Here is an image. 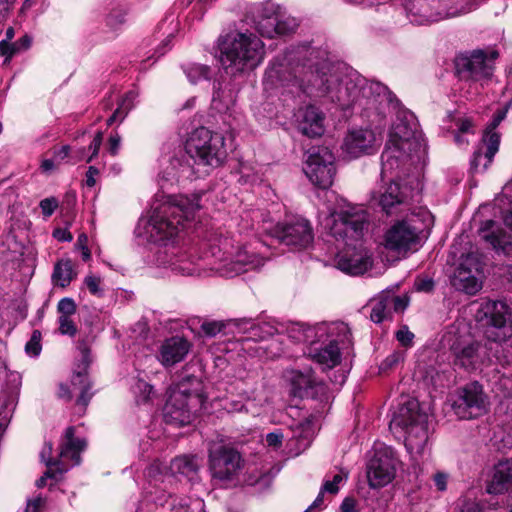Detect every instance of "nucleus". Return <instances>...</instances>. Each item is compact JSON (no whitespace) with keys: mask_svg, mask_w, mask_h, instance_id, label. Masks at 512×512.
I'll use <instances>...</instances> for the list:
<instances>
[{"mask_svg":"<svg viewBox=\"0 0 512 512\" xmlns=\"http://www.w3.org/2000/svg\"><path fill=\"white\" fill-rule=\"evenodd\" d=\"M264 85L266 89L297 86L310 97H326L342 110L358 108L368 117L384 114L392 102L384 84L356 71L343 73L325 51L306 45L288 50L281 62H273L265 72Z\"/></svg>","mask_w":512,"mask_h":512,"instance_id":"f257e3e1","label":"nucleus"},{"mask_svg":"<svg viewBox=\"0 0 512 512\" xmlns=\"http://www.w3.org/2000/svg\"><path fill=\"white\" fill-rule=\"evenodd\" d=\"M369 223V214L362 205L345 200L326 218L325 228L329 234L347 246L336 260V266L341 271L356 276L365 273L372 266L370 255L360 244L364 233L368 231Z\"/></svg>","mask_w":512,"mask_h":512,"instance_id":"f03ea898","label":"nucleus"},{"mask_svg":"<svg viewBox=\"0 0 512 512\" xmlns=\"http://www.w3.org/2000/svg\"><path fill=\"white\" fill-rule=\"evenodd\" d=\"M200 208L199 195L170 197L168 201L153 206L148 219L140 220L138 233L150 242L166 244L194 219Z\"/></svg>","mask_w":512,"mask_h":512,"instance_id":"7ed1b4c3","label":"nucleus"},{"mask_svg":"<svg viewBox=\"0 0 512 512\" xmlns=\"http://www.w3.org/2000/svg\"><path fill=\"white\" fill-rule=\"evenodd\" d=\"M219 60L226 74L235 77L254 69L264 57V44L253 33H229L219 39Z\"/></svg>","mask_w":512,"mask_h":512,"instance_id":"20e7f679","label":"nucleus"},{"mask_svg":"<svg viewBox=\"0 0 512 512\" xmlns=\"http://www.w3.org/2000/svg\"><path fill=\"white\" fill-rule=\"evenodd\" d=\"M429 415L416 399L401 403L390 422V429L404 436L411 454H421L429 439Z\"/></svg>","mask_w":512,"mask_h":512,"instance_id":"39448f33","label":"nucleus"},{"mask_svg":"<svg viewBox=\"0 0 512 512\" xmlns=\"http://www.w3.org/2000/svg\"><path fill=\"white\" fill-rule=\"evenodd\" d=\"M206 396L199 377L187 375L171 388L164 411L167 422L179 426L189 424L197 410L201 409Z\"/></svg>","mask_w":512,"mask_h":512,"instance_id":"423d86ee","label":"nucleus"},{"mask_svg":"<svg viewBox=\"0 0 512 512\" xmlns=\"http://www.w3.org/2000/svg\"><path fill=\"white\" fill-rule=\"evenodd\" d=\"M480 312L487 318L485 335L489 349L495 351L499 363L512 367V323L508 306L502 301H486Z\"/></svg>","mask_w":512,"mask_h":512,"instance_id":"0eeeda50","label":"nucleus"},{"mask_svg":"<svg viewBox=\"0 0 512 512\" xmlns=\"http://www.w3.org/2000/svg\"><path fill=\"white\" fill-rule=\"evenodd\" d=\"M424 149L425 145L417 132L413 115H410V119H398L392 127L390 138L381 155L382 175L391 174L395 168H398L404 155L411 156Z\"/></svg>","mask_w":512,"mask_h":512,"instance_id":"6e6552de","label":"nucleus"},{"mask_svg":"<svg viewBox=\"0 0 512 512\" xmlns=\"http://www.w3.org/2000/svg\"><path fill=\"white\" fill-rule=\"evenodd\" d=\"M185 150L195 164L204 167H218L227 156L224 136L205 127L197 128L191 133Z\"/></svg>","mask_w":512,"mask_h":512,"instance_id":"1a4fd4ad","label":"nucleus"},{"mask_svg":"<svg viewBox=\"0 0 512 512\" xmlns=\"http://www.w3.org/2000/svg\"><path fill=\"white\" fill-rule=\"evenodd\" d=\"M290 333V336L296 341L311 344L308 352L310 358L324 369H331L340 363V349L335 341H330L324 347L314 346L326 334V326L324 324L316 326L297 324Z\"/></svg>","mask_w":512,"mask_h":512,"instance_id":"9d476101","label":"nucleus"},{"mask_svg":"<svg viewBox=\"0 0 512 512\" xmlns=\"http://www.w3.org/2000/svg\"><path fill=\"white\" fill-rule=\"evenodd\" d=\"M208 461L212 478L221 483L234 481L244 466L237 450L220 443L210 445Z\"/></svg>","mask_w":512,"mask_h":512,"instance_id":"9b49d317","label":"nucleus"},{"mask_svg":"<svg viewBox=\"0 0 512 512\" xmlns=\"http://www.w3.org/2000/svg\"><path fill=\"white\" fill-rule=\"evenodd\" d=\"M304 173L315 186L327 189L336 174L335 157L327 147L312 148L304 166Z\"/></svg>","mask_w":512,"mask_h":512,"instance_id":"f8f14e48","label":"nucleus"},{"mask_svg":"<svg viewBox=\"0 0 512 512\" xmlns=\"http://www.w3.org/2000/svg\"><path fill=\"white\" fill-rule=\"evenodd\" d=\"M489 401L478 382H471L460 388L452 409L459 419L469 420L485 414Z\"/></svg>","mask_w":512,"mask_h":512,"instance_id":"ddd939ff","label":"nucleus"},{"mask_svg":"<svg viewBox=\"0 0 512 512\" xmlns=\"http://www.w3.org/2000/svg\"><path fill=\"white\" fill-rule=\"evenodd\" d=\"M219 247L223 250L224 264L219 269L225 277H234L264 264V258L241 247L235 248L228 238L220 240Z\"/></svg>","mask_w":512,"mask_h":512,"instance_id":"4468645a","label":"nucleus"},{"mask_svg":"<svg viewBox=\"0 0 512 512\" xmlns=\"http://www.w3.org/2000/svg\"><path fill=\"white\" fill-rule=\"evenodd\" d=\"M497 57V51H492L489 56L482 50L474 51L470 55L462 54L455 60L457 74L466 80H487L493 74V61Z\"/></svg>","mask_w":512,"mask_h":512,"instance_id":"2eb2a0df","label":"nucleus"},{"mask_svg":"<svg viewBox=\"0 0 512 512\" xmlns=\"http://www.w3.org/2000/svg\"><path fill=\"white\" fill-rule=\"evenodd\" d=\"M398 460L390 448L375 451L367 465V479L371 488H382L395 477Z\"/></svg>","mask_w":512,"mask_h":512,"instance_id":"dca6fc26","label":"nucleus"},{"mask_svg":"<svg viewBox=\"0 0 512 512\" xmlns=\"http://www.w3.org/2000/svg\"><path fill=\"white\" fill-rule=\"evenodd\" d=\"M483 273L482 263L475 254H467L451 278L452 286L469 295H475L481 288L479 276Z\"/></svg>","mask_w":512,"mask_h":512,"instance_id":"f3484780","label":"nucleus"},{"mask_svg":"<svg viewBox=\"0 0 512 512\" xmlns=\"http://www.w3.org/2000/svg\"><path fill=\"white\" fill-rule=\"evenodd\" d=\"M510 105L511 102L507 103L504 108L498 110L487 127L482 139L483 144L474 152L471 161L475 169H478V167L482 165L483 170H486L493 161L500 145V135L494 130L505 119Z\"/></svg>","mask_w":512,"mask_h":512,"instance_id":"a211bd4d","label":"nucleus"},{"mask_svg":"<svg viewBox=\"0 0 512 512\" xmlns=\"http://www.w3.org/2000/svg\"><path fill=\"white\" fill-rule=\"evenodd\" d=\"M510 105L511 102L507 103L504 108L498 110L487 127L482 139L483 144L474 152L471 161L475 169H478V167L482 165L483 170H486L493 161L500 145V135L494 130L505 119Z\"/></svg>","mask_w":512,"mask_h":512,"instance_id":"6ab92c4d","label":"nucleus"},{"mask_svg":"<svg viewBox=\"0 0 512 512\" xmlns=\"http://www.w3.org/2000/svg\"><path fill=\"white\" fill-rule=\"evenodd\" d=\"M510 105L511 102L507 103L504 108L498 110L487 127L482 139L483 144L474 152L471 161L475 169H478V167L482 165L483 170H486L493 161L500 145V135L494 130L505 119Z\"/></svg>","mask_w":512,"mask_h":512,"instance_id":"aec40b11","label":"nucleus"},{"mask_svg":"<svg viewBox=\"0 0 512 512\" xmlns=\"http://www.w3.org/2000/svg\"><path fill=\"white\" fill-rule=\"evenodd\" d=\"M510 105L511 102L507 103L504 108L498 110L487 127L482 139L483 144L474 152L471 161L475 169H478V167L482 165L483 170H486L493 161L500 145V135L494 130L505 119Z\"/></svg>","mask_w":512,"mask_h":512,"instance_id":"412c9836","label":"nucleus"},{"mask_svg":"<svg viewBox=\"0 0 512 512\" xmlns=\"http://www.w3.org/2000/svg\"><path fill=\"white\" fill-rule=\"evenodd\" d=\"M275 236L285 245L298 249L307 248L314 239L310 222L301 217L278 224L275 228Z\"/></svg>","mask_w":512,"mask_h":512,"instance_id":"4be33fe9","label":"nucleus"},{"mask_svg":"<svg viewBox=\"0 0 512 512\" xmlns=\"http://www.w3.org/2000/svg\"><path fill=\"white\" fill-rule=\"evenodd\" d=\"M381 138L368 128L352 129L346 135L342 148L352 158L371 154L380 145Z\"/></svg>","mask_w":512,"mask_h":512,"instance_id":"5701e85b","label":"nucleus"},{"mask_svg":"<svg viewBox=\"0 0 512 512\" xmlns=\"http://www.w3.org/2000/svg\"><path fill=\"white\" fill-rule=\"evenodd\" d=\"M384 239L387 249L406 252L419 243L418 229L408 221H398L386 231Z\"/></svg>","mask_w":512,"mask_h":512,"instance_id":"b1692460","label":"nucleus"},{"mask_svg":"<svg viewBox=\"0 0 512 512\" xmlns=\"http://www.w3.org/2000/svg\"><path fill=\"white\" fill-rule=\"evenodd\" d=\"M292 393L300 398H318L325 395L326 386L323 382L317 381L313 371L309 369L293 370L291 373Z\"/></svg>","mask_w":512,"mask_h":512,"instance_id":"393cba45","label":"nucleus"},{"mask_svg":"<svg viewBox=\"0 0 512 512\" xmlns=\"http://www.w3.org/2000/svg\"><path fill=\"white\" fill-rule=\"evenodd\" d=\"M191 349V343L182 336L165 339L159 346L157 359L165 368L173 367L182 362Z\"/></svg>","mask_w":512,"mask_h":512,"instance_id":"a878e982","label":"nucleus"},{"mask_svg":"<svg viewBox=\"0 0 512 512\" xmlns=\"http://www.w3.org/2000/svg\"><path fill=\"white\" fill-rule=\"evenodd\" d=\"M88 366H89V359H88V353L85 349L83 351V357L81 364L78 365L77 370L73 372L72 378H71V384L75 390H79L80 394L76 400V405L81 411H85L87 405L89 404L93 393L90 391L92 388V384L88 377Z\"/></svg>","mask_w":512,"mask_h":512,"instance_id":"bb28decb","label":"nucleus"},{"mask_svg":"<svg viewBox=\"0 0 512 512\" xmlns=\"http://www.w3.org/2000/svg\"><path fill=\"white\" fill-rule=\"evenodd\" d=\"M407 195L401 189L399 183L390 182L383 191H374L371 200L378 204L387 215L397 212V208L406 202Z\"/></svg>","mask_w":512,"mask_h":512,"instance_id":"cd10ccee","label":"nucleus"},{"mask_svg":"<svg viewBox=\"0 0 512 512\" xmlns=\"http://www.w3.org/2000/svg\"><path fill=\"white\" fill-rule=\"evenodd\" d=\"M282 12L281 7L271 1L255 6L251 13L256 30L264 37H271L273 23Z\"/></svg>","mask_w":512,"mask_h":512,"instance_id":"c85d7f7f","label":"nucleus"},{"mask_svg":"<svg viewBox=\"0 0 512 512\" xmlns=\"http://www.w3.org/2000/svg\"><path fill=\"white\" fill-rule=\"evenodd\" d=\"M75 429L70 426L65 432V442L60 450L59 468H67L79 465L81 458L80 453L85 449L86 442L83 439L74 437Z\"/></svg>","mask_w":512,"mask_h":512,"instance_id":"c756f323","label":"nucleus"},{"mask_svg":"<svg viewBox=\"0 0 512 512\" xmlns=\"http://www.w3.org/2000/svg\"><path fill=\"white\" fill-rule=\"evenodd\" d=\"M512 487V460H503L495 465L486 491L489 494H502Z\"/></svg>","mask_w":512,"mask_h":512,"instance_id":"7c9ffc66","label":"nucleus"},{"mask_svg":"<svg viewBox=\"0 0 512 512\" xmlns=\"http://www.w3.org/2000/svg\"><path fill=\"white\" fill-rule=\"evenodd\" d=\"M480 347L478 343H469L467 345H462L460 342L452 343L451 350L455 356V365L465 370L476 369L481 362Z\"/></svg>","mask_w":512,"mask_h":512,"instance_id":"2f4dec72","label":"nucleus"},{"mask_svg":"<svg viewBox=\"0 0 512 512\" xmlns=\"http://www.w3.org/2000/svg\"><path fill=\"white\" fill-rule=\"evenodd\" d=\"M299 129L308 137L321 136L324 132L323 114L315 106L309 105L301 110Z\"/></svg>","mask_w":512,"mask_h":512,"instance_id":"473e14b6","label":"nucleus"},{"mask_svg":"<svg viewBox=\"0 0 512 512\" xmlns=\"http://www.w3.org/2000/svg\"><path fill=\"white\" fill-rule=\"evenodd\" d=\"M21 387V376L11 372L7 376L6 388L0 395V415L6 418L15 408Z\"/></svg>","mask_w":512,"mask_h":512,"instance_id":"72a5a7b5","label":"nucleus"},{"mask_svg":"<svg viewBox=\"0 0 512 512\" xmlns=\"http://www.w3.org/2000/svg\"><path fill=\"white\" fill-rule=\"evenodd\" d=\"M495 226L496 223L493 220L483 222L479 229V235L481 239L489 243L494 250L507 253V247L510 246L508 237L502 229L498 227L495 228Z\"/></svg>","mask_w":512,"mask_h":512,"instance_id":"f704fd0d","label":"nucleus"},{"mask_svg":"<svg viewBox=\"0 0 512 512\" xmlns=\"http://www.w3.org/2000/svg\"><path fill=\"white\" fill-rule=\"evenodd\" d=\"M75 276L76 273L73 270V263L70 259H61L55 264L52 279L56 285L64 288L71 283Z\"/></svg>","mask_w":512,"mask_h":512,"instance_id":"c9c22d12","label":"nucleus"},{"mask_svg":"<svg viewBox=\"0 0 512 512\" xmlns=\"http://www.w3.org/2000/svg\"><path fill=\"white\" fill-rule=\"evenodd\" d=\"M31 44L32 38L27 34L13 43L8 42L7 40H2L0 42V55L6 57L4 63L9 62L14 55L28 50Z\"/></svg>","mask_w":512,"mask_h":512,"instance_id":"e433bc0d","label":"nucleus"},{"mask_svg":"<svg viewBox=\"0 0 512 512\" xmlns=\"http://www.w3.org/2000/svg\"><path fill=\"white\" fill-rule=\"evenodd\" d=\"M173 473L187 477L194 475L198 470V463L195 456L183 455L176 457L171 462Z\"/></svg>","mask_w":512,"mask_h":512,"instance_id":"4c0bfd02","label":"nucleus"},{"mask_svg":"<svg viewBox=\"0 0 512 512\" xmlns=\"http://www.w3.org/2000/svg\"><path fill=\"white\" fill-rule=\"evenodd\" d=\"M297 27V20L294 17L286 15L284 12H282L277 18V20L273 23L274 30L272 31L270 38H273L276 35H290L296 31Z\"/></svg>","mask_w":512,"mask_h":512,"instance_id":"58836bf2","label":"nucleus"},{"mask_svg":"<svg viewBox=\"0 0 512 512\" xmlns=\"http://www.w3.org/2000/svg\"><path fill=\"white\" fill-rule=\"evenodd\" d=\"M102 142H103V132L98 131L95 134L90 145L88 146L87 151L85 148H81L77 151V155H76L77 161L85 160L87 163L92 162L98 156Z\"/></svg>","mask_w":512,"mask_h":512,"instance_id":"ea45409f","label":"nucleus"},{"mask_svg":"<svg viewBox=\"0 0 512 512\" xmlns=\"http://www.w3.org/2000/svg\"><path fill=\"white\" fill-rule=\"evenodd\" d=\"M392 317V311L388 305L386 296L379 298L372 306L370 318L375 323H381Z\"/></svg>","mask_w":512,"mask_h":512,"instance_id":"a19ab883","label":"nucleus"},{"mask_svg":"<svg viewBox=\"0 0 512 512\" xmlns=\"http://www.w3.org/2000/svg\"><path fill=\"white\" fill-rule=\"evenodd\" d=\"M184 72L193 84L202 79H208L210 75V68L207 65L189 64L184 68Z\"/></svg>","mask_w":512,"mask_h":512,"instance_id":"79ce46f5","label":"nucleus"},{"mask_svg":"<svg viewBox=\"0 0 512 512\" xmlns=\"http://www.w3.org/2000/svg\"><path fill=\"white\" fill-rule=\"evenodd\" d=\"M441 6L448 10H457L455 17L465 15L474 10L471 2L465 0H446L441 1Z\"/></svg>","mask_w":512,"mask_h":512,"instance_id":"37998d69","label":"nucleus"},{"mask_svg":"<svg viewBox=\"0 0 512 512\" xmlns=\"http://www.w3.org/2000/svg\"><path fill=\"white\" fill-rule=\"evenodd\" d=\"M404 360V353L402 351H393L389 354L380 364L381 372H388L394 369L399 363Z\"/></svg>","mask_w":512,"mask_h":512,"instance_id":"c03bdc74","label":"nucleus"},{"mask_svg":"<svg viewBox=\"0 0 512 512\" xmlns=\"http://www.w3.org/2000/svg\"><path fill=\"white\" fill-rule=\"evenodd\" d=\"M101 283V278L96 275L90 274L84 278V284L88 288L89 292L97 297H102L104 295V291L101 288Z\"/></svg>","mask_w":512,"mask_h":512,"instance_id":"a18cd8bd","label":"nucleus"},{"mask_svg":"<svg viewBox=\"0 0 512 512\" xmlns=\"http://www.w3.org/2000/svg\"><path fill=\"white\" fill-rule=\"evenodd\" d=\"M347 478V473L341 471L338 474L333 476V479L327 480L322 487V492H329L331 494H336L339 490V484L342 483Z\"/></svg>","mask_w":512,"mask_h":512,"instance_id":"49530a36","label":"nucleus"},{"mask_svg":"<svg viewBox=\"0 0 512 512\" xmlns=\"http://www.w3.org/2000/svg\"><path fill=\"white\" fill-rule=\"evenodd\" d=\"M147 494L150 495L151 500L154 501L156 504L164 505L167 503L168 498L170 495H167L164 489H158L156 487V483L152 485V483H149V487L146 488Z\"/></svg>","mask_w":512,"mask_h":512,"instance_id":"de8ad7c7","label":"nucleus"},{"mask_svg":"<svg viewBox=\"0 0 512 512\" xmlns=\"http://www.w3.org/2000/svg\"><path fill=\"white\" fill-rule=\"evenodd\" d=\"M66 471H67L66 467L65 468H59V467L52 468V467H49V468H47V470L43 474V476L36 481V486L38 488L44 487L46 485V480L47 479H54V480L57 481L59 476H61Z\"/></svg>","mask_w":512,"mask_h":512,"instance_id":"09e8293b","label":"nucleus"},{"mask_svg":"<svg viewBox=\"0 0 512 512\" xmlns=\"http://www.w3.org/2000/svg\"><path fill=\"white\" fill-rule=\"evenodd\" d=\"M60 316L71 317L76 312V304L72 298H63L58 302L57 305Z\"/></svg>","mask_w":512,"mask_h":512,"instance_id":"8fccbe9b","label":"nucleus"},{"mask_svg":"<svg viewBox=\"0 0 512 512\" xmlns=\"http://www.w3.org/2000/svg\"><path fill=\"white\" fill-rule=\"evenodd\" d=\"M41 333L35 330L30 338V340L25 345V350L28 354L37 356L41 351L40 345Z\"/></svg>","mask_w":512,"mask_h":512,"instance_id":"3c124183","label":"nucleus"},{"mask_svg":"<svg viewBox=\"0 0 512 512\" xmlns=\"http://www.w3.org/2000/svg\"><path fill=\"white\" fill-rule=\"evenodd\" d=\"M385 296L387 298L388 305L390 306L392 313L393 312L401 313L408 306V301L405 298H402L400 296H394V295H385Z\"/></svg>","mask_w":512,"mask_h":512,"instance_id":"603ef678","label":"nucleus"},{"mask_svg":"<svg viewBox=\"0 0 512 512\" xmlns=\"http://www.w3.org/2000/svg\"><path fill=\"white\" fill-rule=\"evenodd\" d=\"M284 435L281 430L277 429L266 435L265 441L268 447L277 450L282 446Z\"/></svg>","mask_w":512,"mask_h":512,"instance_id":"864d4df0","label":"nucleus"},{"mask_svg":"<svg viewBox=\"0 0 512 512\" xmlns=\"http://www.w3.org/2000/svg\"><path fill=\"white\" fill-rule=\"evenodd\" d=\"M59 331L63 335L74 336L77 333V328L70 317H59Z\"/></svg>","mask_w":512,"mask_h":512,"instance_id":"5fc2aeb1","label":"nucleus"},{"mask_svg":"<svg viewBox=\"0 0 512 512\" xmlns=\"http://www.w3.org/2000/svg\"><path fill=\"white\" fill-rule=\"evenodd\" d=\"M39 206L41 208L42 214L45 217H50L58 207V201L55 197L45 198L40 201Z\"/></svg>","mask_w":512,"mask_h":512,"instance_id":"6e6d98bb","label":"nucleus"},{"mask_svg":"<svg viewBox=\"0 0 512 512\" xmlns=\"http://www.w3.org/2000/svg\"><path fill=\"white\" fill-rule=\"evenodd\" d=\"M396 338L401 345L408 347L412 345L414 334L409 331L407 326H404L396 332Z\"/></svg>","mask_w":512,"mask_h":512,"instance_id":"4d7b16f0","label":"nucleus"},{"mask_svg":"<svg viewBox=\"0 0 512 512\" xmlns=\"http://www.w3.org/2000/svg\"><path fill=\"white\" fill-rule=\"evenodd\" d=\"M132 96V93H129L127 94V97L126 99L123 100L122 104L113 112V114L107 119V125L110 126L112 125L114 122H116L117 120L119 121H122L126 115H127V110L129 109L128 107H126L125 111H122V107L125 105V102L128 98H130Z\"/></svg>","mask_w":512,"mask_h":512,"instance_id":"13d9d810","label":"nucleus"},{"mask_svg":"<svg viewBox=\"0 0 512 512\" xmlns=\"http://www.w3.org/2000/svg\"><path fill=\"white\" fill-rule=\"evenodd\" d=\"M224 325L221 322H205L202 324L201 328L203 332L210 337L217 335L222 331Z\"/></svg>","mask_w":512,"mask_h":512,"instance_id":"bf43d9fd","label":"nucleus"},{"mask_svg":"<svg viewBox=\"0 0 512 512\" xmlns=\"http://www.w3.org/2000/svg\"><path fill=\"white\" fill-rule=\"evenodd\" d=\"M51 451H52V445L45 444V446L41 452V458L45 462V464L47 465L48 468L49 467H52V468L59 467L60 463L58 462V460L54 461V462L51 460V458H50Z\"/></svg>","mask_w":512,"mask_h":512,"instance_id":"052dcab7","label":"nucleus"},{"mask_svg":"<svg viewBox=\"0 0 512 512\" xmlns=\"http://www.w3.org/2000/svg\"><path fill=\"white\" fill-rule=\"evenodd\" d=\"M171 254L174 256V258H172L169 261V266L172 268V270L177 271V272L181 273L182 275H190L191 269L189 267L179 264L180 259H179V257H176L174 255V252H171Z\"/></svg>","mask_w":512,"mask_h":512,"instance_id":"680f3d73","label":"nucleus"},{"mask_svg":"<svg viewBox=\"0 0 512 512\" xmlns=\"http://www.w3.org/2000/svg\"><path fill=\"white\" fill-rule=\"evenodd\" d=\"M434 484L439 491H445L447 489L448 475L443 472H437L433 476Z\"/></svg>","mask_w":512,"mask_h":512,"instance_id":"e2e57ef3","label":"nucleus"},{"mask_svg":"<svg viewBox=\"0 0 512 512\" xmlns=\"http://www.w3.org/2000/svg\"><path fill=\"white\" fill-rule=\"evenodd\" d=\"M121 144V137L118 133H113L110 135L108 140V150L112 155H116L119 151Z\"/></svg>","mask_w":512,"mask_h":512,"instance_id":"0e129e2a","label":"nucleus"},{"mask_svg":"<svg viewBox=\"0 0 512 512\" xmlns=\"http://www.w3.org/2000/svg\"><path fill=\"white\" fill-rule=\"evenodd\" d=\"M460 512H485V510L477 502L465 500L461 505Z\"/></svg>","mask_w":512,"mask_h":512,"instance_id":"69168bd1","label":"nucleus"},{"mask_svg":"<svg viewBox=\"0 0 512 512\" xmlns=\"http://www.w3.org/2000/svg\"><path fill=\"white\" fill-rule=\"evenodd\" d=\"M417 291L430 292L434 288V282L432 279H419L415 282Z\"/></svg>","mask_w":512,"mask_h":512,"instance_id":"338daca9","label":"nucleus"},{"mask_svg":"<svg viewBox=\"0 0 512 512\" xmlns=\"http://www.w3.org/2000/svg\"><path fill=\"white\" fill-rule=\"evenodd\" d=\"M99 175V170L95 166H90L86 172V185L93 187L96 184V177Z\"/></svg>","mask_w":512,"mask_h":512,"instance_id":"774afa93","label":"nucleus"}]
</instances>
